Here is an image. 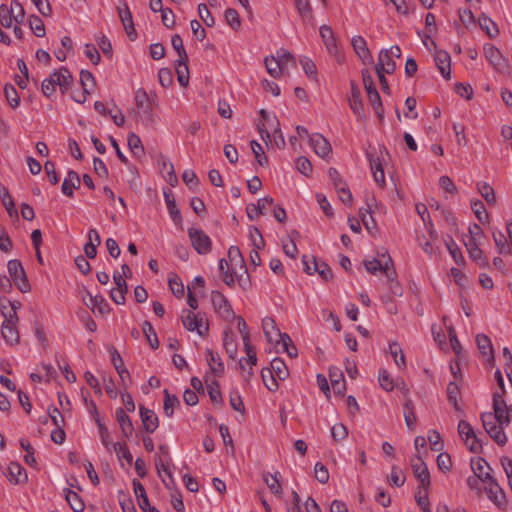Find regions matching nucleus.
<instances>
[{"label": "nucleus", "mask_w": 512, "mask_h": 512, "mask_svg": "<svg viewBox=\"0 0 512 512\" xmlns=\"http://www.w3.org/2000/svg\"><path fill=\"white\" fill-rule=\"evenodd\" d=\"M313 270L318 272L319 276L324 281H330L333 278V272L330 266L325 262H317L315 257H312Z\"/></svg>", "instance_id": "50"}, {"label": "nucleus", "mask_w": 512, "mask_h": 512, "mask_svg": "<svg viewBox=\"0 0 512 512\" xmlns=\"http://www.w3.org/2000/svg\"><path fill=\"white\" fill-rule=\"evenodd\" d=\"M389 351L396 365L399 368H404L406 366V360L401 346L397 342H393L389 345Z\"/></svg>", "instance_id": "52"}, {"label": "nucleus", "mask_w": 512, "mask_h": 512, "mask_svg": "<svg viewBox=\"0 0 512 512\" xmlns=\"http://www.w3.org/2000/svg\"><path fill=\"white\" fill-rule=\"evenodd\" d=\"M219 270L222 281L226 285L233 287L235 284L234 271H230L228 262L225 259H220Z\"/></svg>", "instance_id": "48"}, {"label": "nucleus", "mask_w": 512, "mask_h": 512, "mask_svg": "<svg viewBox=\"0 0 512 512\" xmlns=\"http://www.w3.org/2000/svg\"><path fill=\"white\" fill-rule=\"evenodd\" d=\"M296 9L304 23H312L313 15L309 0H294Z\"/></svg>", "instance_id": "39"}, {"label": "nucleus", "mask_w": 512, "mask_h": 512, "mask_svg": "<svg viewBox=\"0 0 512 512\" xmlns=\"http://www.w3.org/2000/svg\"><path fill=\"white\" fill-rule=\"evenodd\" d=\"M275 60L279 62L282 70L285 71L288 68V65L291 64L293 67H296V60L294 56L287 50L281 48L277 51V56Z\"/></svg>", "instance_id": "46"}, {"label": "nucleus", "mask_w": 512, "mask_h": 512, "mask_svg": "<svg viewBox=\"0 0 512 512\" xmlns=\"http://www.w3.org/2000/svg\"><path fill=\"white\" fill-rule=\"evenodd\" d=\"M493 410L494 417L500 425H507L510 423L512 417V406L507 407L502 394L498 392L493 393Z\"/></svg>", "instance_id": "10"}, {"label": "nucleus", "mask_w": 512, "mask_h": 512, "mask_svg": "<svg viewBox=\"0 0 512 512\" xmlns=\"http://www.w3.org/2000/svg\"><path fill=\"white\" fill-rule=\"evenodd\" d=\"M351 44L355 53L362 59L364 64H370L372 62V55L367 47L366 40L362 36H354L351 40Z\"/></svg>", "instance_id": "17"}, {"label": "nucleus", "mask_w": 512, "mask_h": 512, "mask_svg": "<svg viewBox=\"0 0 512 512\" xmlns=\"http://www.w3.org/2000/svg\"><path fill=\"white\" fill-rule=\"evenodd\" d=\"M479 26L490 38H494L498 35L499 30L494 21H492L487 15L482 13L478 18Z\"/></svg>", "instance_id": "40"}, {"label": "nucleus", "mask_w": 512, "mask_h": 512, "mask_svg": "<svg viewBox=\"0 0 512 512\" xmlns=\"http://www.w3.org/2000/svg\"><path fill=\"white\" fill-rule=\"evenodd\" d=\"M403 414H404V420L406 423L407 428L410 431H414L416 428L417 418L415 416L414 412V404L413 401L410 398H406L404 405H403Z\"/></svg>", "instance_id": "33"}, {"label": "nucleus", "mask_w": 512, "mask_h": 512, "mask_svg": "<svg viewBox=\"0 0 512 512\" xmlns=\"http://www.w3.org/2000/svg\"><path fill=\"white\" fill-rule=\"evenodd\" d=\"M7 269L10 275L9 279L11 280V283L13 282L22 293H27L31 290V285L27 278L24 267L19 260H9L7 263Z\"/></svg>", "instance_id": "3"}, {"label": "nucleus", "mask_w": 512, "mask_h": 512, "mask_svg": "<svg viewBox=\"0 0 512 512\" xmlns=\"http://www.w3.org/2000/svg\"><path fill=\"white\" fill-rule=\"evenodd\" d=\"M225 19L227 24L234 30H238L241 26V19L239 13L233 8L225 10Z\"/></svg>", "instance_id": "64"}, {"label": "nucleus", "mask_w": 512, "mask_h": 512, "mask_svg": "<svg viewBox=\"0 0 512 512\" xmlns=\"http://www.w3.org/2000/svg\"><path fill=\"white\" fill-rule=\"evenodd\" d=\"M64 495L67 503L74 512H82L85 509V504L78 493L69 488L64 489Z\"/></svg>", "instance_id": "35"}, {"label": "nucleus", "mask_w": 512, "mask_h": 512, "mask_svg": "<svg viewBox=\"0 0 512 512\" xmlns=\"http://www.w3.org/2000/svg\"><path fill=\"white\" fill-rule=\"evenodd\" d=\"M447 399L449 403L453 405V408L456 411H461V408L458 404V399L460 398V388L455 382H449L447 386Z\"/></svg>", "instance_id": "49"}, {"label": "nucleus", "mask_w": 512, "mask_h": 512, "mask_svg": "<svg viewBox=\"0 0 512 512\" xmlns=\"http://www.w3.org/2000/svg\"><path fill=\"white\" fill-rule=\"evenodd\" d=\"M476 343L478 346V349L480 350L483 357H487V362L493 363L494 358V350L491 343L490 338L485 334H477L476 335Z\"/></svg>", "instance_id": "20"}, {"label": "nucleus", "mask_w": 512, "mask_h": 512, "mask_svg": "<svg viewBox=\"0 0 512 512\" xmlns=\"http://www.w3.org/2000/svg\"><path fill=\"white\" fill-rule=\"evenodd\" d=\"M139 412L144 430L147 433H153L159 426L158 416L144 405L139 406Z\"/></svg>", "instance_id": "15"}, {"label": "nucleus", "mask_w": 512, "mask_h": 512, "mask_svg": "<svg viewBox=\"0 0 512 512\" xmlns=\"http://www.w3.org/2000/svg\"><path fill=\"white\" fill-rule=\"evenodd\" d=\"M165 201L167 205V209L169 211V214L174 221V223L179 224L182 222V216L180 213V210L177 207V204L175 202V199L171 196V194L164 193Z\"/></svg>", "instance_id": "45"}, {"label": "nucleus", "mask_w": 512, "mask_h": 512, "mask_svg": "<svg viewBox=\"0 0 512 512\" xmlns=\"http://www.w3.org/2000/svg\"><path fill=\"white\" fill-rule=\"evenodd\" d=\"M484 54L496 71L504 74L510 70L508 59L505 58L494 45L489 44L484 46Z\"/></svg>", "instance_id": "8"}, {"label": "nucleus", "mask_w": 512, "mask_h": 512, "mask_svg": "<svg viewBox=\"0 0 512 512\" xmlns=\"http://www.w3.org/2000/svg\"><path fill=\"white\" fill-rule=\"evenodd\" d=\"M378 381L380 386L387 392H390L394 389V381L388 371L384 368L379 370Z\"/></svg>", "instance_id": "62"}, {"label": "nucleus", "mask_w": 512, "mask_h": 512, "mask_svg": "<svg viewBox=\"0 0 512 512\" xmlns=\"http://www.w3.org/2000/svg\"><path fill=\"white\" fill-rule=\"evenodd\" d=\"M504 425L498 424L497 426H491L486 432L489 436L499 445L504 446L507 442L506 434L503 430Z\"/></svg>", "instance_id": "53"}, {"label": "nucleus", "mask_w": 512, "mask_h": 512, "mask_svg": "<svg viewBox=\"0 0 512 512\" xmlns=\"http://www.w3.org/2000/svg\"><path fill=\"white\" fill-rule=\"evenodd\" d=\"M251 150L260 166H267L268 165V158L264 153V150L260 143H258L256 140L250 141Z\"/></svg>", "instance_id": "59"}, {"label": "nucleus", "mask_w": 512, "mask_h": 512, "mask_svg": "<svg viewBox=\"0 0 512 512\" xmlns=\"http://www.w3.org/2000/svg\"><path fill=\"white\" fill-rule=\"evenodd\" d=\"M4 321L2 323V337L9 345H16L19 343V331L17 329V322L19 320L17 312L9 310L3 311Z\"/></svg>", "instance_id": "4"}, {"label": "nucleus", "mask_w": 512, "mask_h": 512, "mask_svg": "<svg viewBox=\"0 0 512 512\" xmlns=\"http://www.w3.org/2000/svg\"><path fill=\"white\" fill-rule=\"evenodd\" d=\"M470 205L478 221L482 224L486 223L488 221V213L484 203L479 199H475L471 201Z\"/></svg>", "instance_id": "51"}, {"label": "nucleus", "mask_w": 512, "mask_h": 512, "mask_svg": "<svg viewBox=\"0 0 512 512\" xmlns=\"http://www.w3.org/2000/svg\"><path fill=\"white\" fill-rule=\"evenodd\" d=\"M273 204V198L265 196L257 201V204H248L246 207V213L250 220H255L259 215L263 214L264 209L267 205Z\"/></svg>", "instance_id": "22"}, {"label": "nucleus", "mask_w": 512, "mask_h": 512, "mask_svg": "<svg viewBox=\"0 0 512 512\" xmlns=\"http://www.w3.org/2000/svg\"><path fill=\"white\" fill-rule=\"evenodd\" d=\"M132 485L140 509L147 512V507H149L150 502L143 484L139 480L133 479Z\"/></svg>", "instance_id": "34"}, {"label": "nucleus", "mask_w": 512, "mask_h": 512, "mask_svg": "<svg viewBox=\"0 0 512 512\" xmlns=\"http://www.w3.org/2000/svg\"><path fill=\"white\" fill-rule=\"evenodd\" d=\"M80 185L81 179L78 173L74 170H69L61 186L62 193L71 198L74 195V190L79 189Z\"/></svg>", "instance_id": "16"}, {"label": "nucleus", "mask_w": 512, "mask_h": 512, "mask_svg": "<svg viewBox=\"0 0 512 512\" xmlns=\"http://www.w3.org/2000/svg\"><path fill=\"white\" fill-rule=\"evenodd\" d=\"M180 401L176 395H170L167 389L164 390V413L167 417H172L174 414V407L179 406Z\"/></svg>", "instance_id": "44"}, {"label": "nucleus", "mask_w": 512, "mask_h": 512, "mask_svg": "<svg viewBox=\"0 0 512 512\" xmlns=\"http://www.w3.org/2000/svg\"><path fill=\"white\" fill-rule=\"evenodd\" d=\"M368 101L372 105L373 109L375 110V113L380 121H383L384 119V107L381 101V97L377 91L376 87H373L372 89L366 90Z\"/></svg>", "instance_id": "29"}, {"label": "nucleus", "mask_w": 512, "mask_h": 512, "mask_svg": "<svg viewBox=\"0 0 512 512\" xmlns=\"http://www.w3.org/2000/svg\"><path fill=\"white\" fill-rule=\"evenodd\" d=\"M207 390L213 404H222L223 399L218 381L213 380L210 384H207Z\"/></svg>", "instance_id": "61"}, {"label": "nucleus", "mask_w": 512, "mask_h": 512, "mask_svg": "<svg viewBox=\"0 0 512 512\" xmlns=\"http://www.w3.org/2000/svg\"><path fill=\"white\" fill-rule=\"evenodd\" d=\"M263 480L274 495H276L279 498L282 497L283 491H282V486L280 484V473L279 472H276L274 474H271L269 472H264Z\"/></svg>", "instance_id": "31"}, {"label": "nucleus", "mask_w": 512, "mask_h": 512, "mask_svg": "<svg viewBox=\"0 0 512 512\" xmlns=\"http://www.w3.org/2000/svg\"><path fill=\"white\" fill-rule=\"evenodd\" d=\"M488 498L500 509L505 510L507 507V499L504 490L497 483L496 479L488 483L485 487Z\"/></svg>", "instance_id": "13"}, {"label": "nucleus", "mask_w": 512, "mask_h": 512, "mask_svg": "<svg viewBox=\"0 0 512 512\" xmlns=\"http://www.w3.org/2000/svg\"><path fill=\"white\" fill-rule=\"evenodd\" d=\"M73 77L66 67H61L58 70H54L49 78L44 79L41 84V91L43 95L50 98L56 91V86H59L60 92L64 95L68 92Z\"/></svg>", "instance_id": "1"}, {"label": "nucleus", "mask_w": 512, "mask_h": 512, "mask_svg": "<svg viewBox=\"0 0 512 512\" xmlns=\"http://www.w3.org/2000/svg\"><path fill=\"white\" fill-rule=\"evenodd\" d=\"M350 94L348 101L351 110L360 120H364L366 115L361 98V91L354 80L350 81Z\"/></svg>", "instance_id": "12"}, {"label": "nucleus", "mask_w": 512, "mask_h": 512, "mask_svg": "<svg viewBox=\"0 0 512 512\" xmlns=\"http://www.w3.org/2000/svg\"><path fill=\"white\" fill-rule=\"evenodd\" d=\"M434 60H435L436 66L438 67L441 75L445 79L449 80L451 77V70H450L451 58H450L449 53L446 51H438L435 54Z\"/></svg>", "instance_id": "24"}, {"label": "nucleus", "mask_w": 512, "mask_h": 512, "mask_svg": "<svg viewBox=\"0 0 512 512\" xmlns=\"http://www.w3.org/2000/svg\"><path fill=\"white\" fill-rule=\"evenodd\" d=\"M7 476L12 484H19L27 480L25 469L17 462H11L9 464Z\"/></svg>", "instance_id": "28"}, {"label": "nucleus", "mask_w": 512, "mask_h": 512, "mask_svg": "<svg viewBox=\"0 0 512 512\" xmlns=\"http://www.w3.org/2000/svg\"><path fill=\"white\" fill-rule=\"evenodd\" d=\"M458 433L460 437L465 441L468 449L473 453H481L483 449V441L478 438L470 425L465 420H460L458 423Z\"/></svg>", "instance_id": "5"}, {"label": "nucleus", "mask_w": 512, "mask_h": 512, "mask_svg": "<svg viewBox=\"0 0 512 512\" xmlns=\"http://www.w3.org/2000/svg\"><path fill=\"white\" fill-rule=\"evenodd\" d=\"M176 74L178 82L181 86L186 87L189 83V69L188 62H184V64L176 63Z\"/></svg>", "instance_id": "63"}, {"label": "nucleus", "mask_w": 512, "mask_h": 512, "mask_svg": "<svg viewBox=\"0 0 512 512\" xmlns=\"http://www.w3.org/2000/svg\"><path fill=\"white\" fill-rule=\"evenodd\" d=\"M320 36L329 51L330 54H337L338 48L336 44V39L334 37L333 30L328 25H322L319 28Z\"/></svg>", "instance_id": "26"}, {"label": "nucleus", "mask_w": 512, "mask_h": 512, "mask_svg": "<svg viewBox=\"0 0 512 512\" xmlns=\"http://www.w3.org/2000/svg\"><path fill=\"white\" fill-rule=\"evenodd\" d=\"M135 102L137 108L145 115H150L152 112L151 102L145 89L139 88L135 93Z\"/></svg>", "instance_id": "32"}, {"label": "nucleus", "mask_w": 512, "mask_h": 512, "mask_svg": "<svg viewBox=\"0 0 512 512\" xmlns=\"http://www.w3.org/2000/svg\"><path fill=\"white\" fill-rule=\"evenodd\" d=\"M213 307L222 318L234 319L236 316L232 310L231 304L223 293L219 291H212L211 294Z\"/></svg>", "instance_id": "11"}, {"label": "nucleus", "mask_w": 512, "mask_h": 512, "mask_svg": "<svg viewBox=\"0 0 512 512\" xmlns=\"http://www.w3.org/2000/svg\"><path fill=\"white\" fill-rule=\"evenodd\" d=\"M223 346L229 358L234 360L236 358L238 347L231 329L225 330L223 333Z\"/></svg>", "instance_id": "30"}, {"label": "nucleus", "mask_w": 512, "mask_h": 512, "mask_svg": "<svg viewBox=\"0 0 512 512\" xmlns=\"http://www.w3.org/2000/svg\"><path fill=\"white\" fill-rule=\"evenodd\" d=\"M389 265L393 266V260L389 255H387V260L384 263L376 258L364 260V266L369 273L375 275L377 272H383L387 278H390Z\"/></svg>", "instance_id": "18"}, {"label": "nucleus", "mask_w": 512, "mask_h": 512, "mask_svg": "<svg viewBox=\"0 0 512 512\" xmlns=\"http://www.w3.org/2000/svg\"><path fill=\"white\" fill-rule=\"evenodd\" d=\"M169 287L172 293L177 297L181 298L184 295V285L177 274H173L168 279Z\"/></svg>", "instance_id": "60"}, {"label": "nucleus", "mask_w": 512, "mask_h": 512, "mask_svg": "<svg viewBox=\"0 0 512 512\" xmlns=\"http://www.w3.org/2000/svg\"><path fill=\"white\" fill-rule=\"evenodd\" d=\"M188 235L191 240L193 248L197 253L205 255L212 249V242L210 237L201 229L190 228Z\"/></svg>", "instance_id": "9"}, {"label": "nucleus", "mask_w": 512, "mask_h": 512, "mask_svg": "<svg viewBox=\"0 0 512 512\" xmlns=\"http://www.w3.org/2000/svg\"><path fill=\"white\" fill-rule=\"evenodd\" d=\"M465 246L467 248L469 257L476 261L480 267L484 268L489 265L488 259L483 256V251L479 248L478 241L468 240L465 242Z\"/></svg>", "instance_id": "19"}, {"label": "nucleus", "mask_w": 512, "mask_h": 512, "mask_svg": "<svg viewBox=\"0 0 512 512\" xmlns=\"http://www.w3.org/2000/svg\"><path fill=\"white\" fill-rule=\"evenodd\" d=\"M142 330L150 347L152 349H157L159 347V340L152 324L149 321H144Z\"/></svg>", "instance_id": "47"}, {"label": "nucleus", "mask_w": 512, "mask_h": 512, "mask_svg": "<svg viewBox=\"0 0 512 512\" xmlns=\"http://www.w3.org/2000/svg\"><path fill=\"white\" fill-rule=\"evenodd\" d=\"M262 328L265 337L270 343L274 341L273 333L275 335L280 334V330L277 327L275 320L271 317H266L262 320Z\"/></svg>", "instance_id": "43"}, {"label": "nucleus", "mask_w": 512, "mask_h": 512, "mask_svg": "<svg viewBox=\"0 0 512 512\" xmlns=\"http://www.w3.org/2000/svg\"><path fill=\"white\" fill-rule=\"evenodd\" d=\"M85 294L90 300V304L86 303V305L92 310V312L97 310L102 315L110 312L109 304L102 295L92 296L88 290H85Z\"/></svg>", "instance_id": "25"}, {"label": "nucleus", "mask_w": 512, "mask_h": 512, "mask_svg": "<svg viewBox=\"0 0 512 512\" xmlns=\"http://www.w3.org/2000/svg\"><path fill=\"white\" fill-rule=\"evenodd\" d=\"M4 95L12 108H17L20 104V97L16 88L12 84H6L4 86Z\"/></svg>", "instance_id": "55"}, {"label": "nucleus", "mask_w": 512, "mask_h": 512, "mask_svg": "<svg viewBox=\"0 0 512 512\" xmlns=\"http://www.w3.org/2000/svg\"><path fill=\"white\" fill-rule=\"evenodd\" d=\"M444 241H445V245H446V247H447L451 257L455 261V263L457 265H459V266H463L465 264L464 256H463L459 246L457 245V243L452 238V236L448 235L444 239Z\"/></svg>", "instance_id": "36"}, {"label": "nucleus", "mask_w": 512, "mask_h": 512, "mask_svg": "<svg viewBox=\"0 0 512 512\" xmlns=\"http://www.w3.org/2000/svg\"><path fill=\"white\" fill-rule=\"evenodd\" d=\"M29 26L32 32L37 37H44L45 36V25L42 19L37 15H31L29 17Z\"/></svg>", "instance_id": "58"}, {"label": "nucleus", "mask_w": 512, "mask_h": 512, "mask_svg": "<svg viewBox=\"0 0 512 512\" xmlns=\"http://www.w3.org/2000/svg\"><path fill=\"white\" fill-rule=\"evenodd\" d=\"M309 142L314 152L321 158H326L332 153L329 141L321 134H312L309 136Z\"/></svg>", "instance_id": "14"}, {"label": "nucleus", "mask_w": 512, "mask_h": 512, "mask_svg": "<svg viewBox=\"0 0 512 512\" xmlns=\"http://www.w3.org/2000/svg\"><path fill=\"white\" fill-rule=\"evenodd\" d=\"M270 366V368H263L261 370V377L266 388L271 392H275L279 386L276 378L285 380L289 376V371L285 362L280 358H274Z\"/></svg>", "instance_id": "2"}, {"label": "nucleus", "mask_w": 512, "mask_h": 512, "mask_svg": "<svg viewBox=\"0 0 512 512\" xmlns=\"http://www.w3.org/2000/svg\"><path fill=\"white\" fill-rule=\"evenodd\" d=\"M109 352L111 354V363L113 364V366L116 369L117 373L118 374H126V376L129 379V382L131 383L130 373L126 369V367L124 365V361H123L120 353L118 352V350L114 346H111L109 348Z\"/></svg>", "instance_id": "37"}, {"label": "nucleus", "mask_w": 512, "mask_h": 512, "mask_svg": "<svg viewBox=\"0 0 512 512\" xmlns=\"http://www.w3.org/2000/svg\"><path fill=\"white\" fill-rule=\"evenodd\" d=\"M206 355L211 372L220 376L224 372V364L219 354L214 353L211 349H207Z\"/></svg>", "instance_id": "38"}, {"label": "nucleus", "mask_w": 512, "mask_h": 512, "mask_svg": "<svg viewBox=\"0 0 512 512\" xmlns=\"http://www.w3.org/2000/svg\"><path fill=\"white\" fill-rule=\"evenodd\" d=\"M116 420L120 426L124 438H130L134 432V427L130 417L123 408L116 409Z\"/></svg>", "instance_id": "21"}, {"label": "nucleus", "mask_w": 512, "mask_h": 512, "mask_svg": "<svg viewBox=\"0 0 512 512\" xmlns=\"http://www.w3.org/2000/svg\"><path fill=\"white\" fill-rule=\"evenodd\" d=\"M411 468L414 476L419 482V489L428 491L430 488V473L428 467L420 455L411 459Z\"/></svg>", "instance_id": "7"}, {"label": "nucleus", "mask_w": 512, "mask_h": 512, "mask_svg": "<svg viewBox=\"0 0 512 512\" xmlns=\"http://www.w3.org/2000/svg\"><path fill=\"white\" fill-rule=\"evenodd\" d=\"M367 157L375 182L383 186L385 184V174L380 158L374 157L369 152H367Z\"/></svg>", "instance_id": "27"}, {"label": "nucleus", "mask_w": 512, "mask_h": 512, "mask_svg": "<svg viewBox=\"0 0 512 512\" xmlns=\"http://www.w3.org/2000/svg\"><path fill=\"white\" fill-rule=\"evenodd\" d=\"M329 377L331 380L332 389L335 394L344 396L346 391V382L342 372H339V378H334L332 371L330 370Z\"/></svg>", "instance_id": "56"}, {"label": "nucleus", "mask_w": 512, "mask_h": 512, "mask_svg": "<svg viewBox=\"0 0 512 512\" xmlns=\"http://www.w3.org/2000/svg\"><path fill=\"white\" fill-rule=\"evenodd\" d=\"M128 146L135 156L140 157L141 155H144V147L141 139L135 133H130L128 135Z\"/></svg>", "instance_id": "54"}, {"label": "nucleus", "mask_w": 512, "mask_h": 512, "mask_svg": "<svg viewBox=\"0 0 512 512\" xmlns=\"http://www.w3.org/2000/svg\"><path fill=\"white\" fill-rule=\"evenodd\" d=\"M265 67L267 72L273 77V78H279L282 73L284 72L279 65V62L275 60L274 56L266 57L264 59Z\"/></svg>", "instance_id": "57"}, {"label": "nucleus", "mask_w": 512, "mask_h": 512, "mask_svg": "<svg viewBox=\"0 0 512 512\" xmlns=\"http://www.w3.org/2000/svg\"><path fill=\"white\" fill-rule=\"evenodd\" d=\"M472 470L474 474L480 479L482 482H491L495 478L490 474L489 471H485V467L488 470H491L488 463L483 458H478L476 461H471Z\"/></svg>", "instance_id": "23"}, {"label": "nucleus", "mask_w": 512, "mask_h": 512, "mask_svg": "<svg viewBox=\"0 0 512 512\" xmlns=\"http://www.w3.org/2000/svg\"><path fill=\"white\" fill-rule=\"evenodd\" d=\"M477 190L481 194V196L486 200V202L490 205H495L497 202L496 194L493 187L487 182H479L477 184Z\"/></svg>", "instance_id": "42"}, {"label": "nucleus", "mask_w": 512, "mask_h": 512, "mask_svg": "<svg viewBox=\"0 0 512 512\" xmlns=\"http://www.w3.org/2000/svg\"><path fill=\"white\" fill-rule=\"evenodd\" d=\"M171 44L179 57V59H177L175 63L184 64V62H188V55L184 48L183 40L179 34H175L172 36Z\"/></svg>", "instance_id": "41"}, {"label": "nucleus", "mask_w": 512, "mask_h": 512, "mask_svg": "<svg viewBox=\"0 0 512 512\" xmlns=\"http://www.w3.org/2000/svg\"><path fill=\"white\" fill-rule=\"evenodd\" d=\"M183 326L188 331H196L200 336L204 337L208 335L209 324L208 321L204 323L203 317L200 314L196 315L192 310H184L182 314Z\"/></svg>", "instance_id": "6"}]
</instances>
